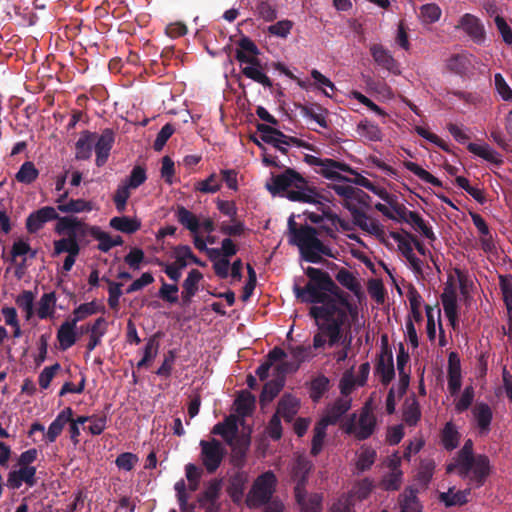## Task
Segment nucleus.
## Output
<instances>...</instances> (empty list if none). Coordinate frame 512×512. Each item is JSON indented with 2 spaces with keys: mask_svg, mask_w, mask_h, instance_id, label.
<instances>
[{
  "mask_svg": "<svg viewBox=\"0 0 512 512\" xmlns=\"http://www.w3.org/2000/svg\"><path fill=\"white\" fill-rule=\"evenodd\" d=\"M376 427V417L370 404H366L359 415H353L345 424V432L363 440L372 435Z\"/></svg>",
  "mask_w": 512,
  "mask_h": 512,
  "instance_id": "obj_8",
  "label": "nucleus"
},
{
  "mask_svg": "<svg viewBox=\"0 0 512 512\" xmlns=\"http://www.w3.org/2000/svg\"><path fill=\"white\" fill-rule=\"evenodd\" d=\"M395 203L396 201L393 204H389L390 206L377 203L375 204V208L390 219L396 220L399 217L405 221L406 214L409 210L404 205H398Z\"/></svg>",
  "mask_w": 512,
  "mask_h": 512,
  "instance_id": "obj_52",
  "label": "nucleus"
},
{
  "mask_svg": "<svg viewBox=\"0 0 512 512\" xmlns=\"http://www.w3.org/2000/svg\"><path fill=\"white\" fill-rule=\"evenodd\" d=\"M373 489V482L370 479H363L359 482H357L349 495L352 496V498L356 497L358 500L366 499L369 494L371 493Z\"/></svg>",
  "mask_w": 512,
  "mask_h": 512,
  "instance_id": "obj_62",
  "label": "nucleus"
},
{
  "mask_svg": "<svg viewBox=\"0 0 512 512\" xmlns=\"http://www.w3.org/2000/svg\"><path fill=\"white\" fill-rule=\"evenodd\" d=\"M295 498L302 512H321L322 496L320 494H307L300 484L295 486Z\"/></svg>",
  "mask_w": 512,
  "mask_h": 512,
  "instance_id": "obj_18",
  "label": "nucleus"
},
{
  "mask_svg": "<svg viewBox=\"0 0 512 512\" xmlns=\"http://www.w3.org/2000/svg\"><path fill=\"white\" fill-rule=\"evenodd\" d=\"M376 372L380 376L381 382L383 384H388L394 377V366H393V357L390 352L381 353Z\"/></svg>",
  "mask_w": 512,
  "mask_h": 512,
  "instance_id": "obj_36",
  "label": "nucleus"
},
{
  "mask_svg": "<svg viewBox=\"0 0 512 512\" xmlns=\"http://www.w3.org/2000/svg\"><path fill=\"white\" fill-rule=\"evenodd\" d=\"M353 498L351 495H342L331 506V512H354Z\"/></svg>",
  "mask_w": 512,
  "mask_h": 512,
  "instance_id": "obj_64",
  "label": "nucleus"
},
{
  "mask_svg": "<svg viewBox=\"0 0 512 512\" xmlns=\"http://www.w3.org/2000/svg\"><path fill=\"white\" fill-rule=\"evenodd\" d=\"M494 85L497 94L503 101L512 102V88L500 73L495 74Z\"/></svg>",
  "mask_w": 512,
  "mask_h": 512,
  "instance_id": "obj_61",
  "label": "nucleus"
},
{
  "mask_svg": "<svg viewBox=\"0 0 512 512\" xmlns=\"http://www.w3.org/2000/svg\"><path fill=\"white\" fill-rule=\"evenodd\" d=\"M87 331L89 332V340L86 346V357H89L90 352H92L101 343L103 336L106 334V320L102 317L96 319L91 326H88Z\"/></svg>",
  "mask_w": 512,
  "mask_h": 512,
  "instance_id": "obj_25",
  "label": "nucleus"
},
{
  "mask_svg": "<svg viewBox=\"0 0 512 512\" xmlns=\"http://www.w3.org/2000/svg\"><path fill=\"white\" fill-rule=\"evenodd\" d=\"M276 483V476L271 471L257 477L247 495V505L249 507H259L268 502L275 491Z\"/></svg>",
  "mask_w": 512,
  "mask_h": 512,
  "instance_id": "obj_7",
  "label": "nucleus"
},
{
  "mask_svg": "<svg viewBox=\"0 0 512 512\" xmlns=\"http://www.w3.org/2000/svg\"><path fill=\"white\" fill-rule=\"evenodd\" d=\"M55 232L63 237L53 243L54 256L79 253V243L88 235V225L76 217L65 216L58 219Z\"/></svg>",
  "mask_w": 512,
  "mask_h": 512,
  "instance_id": "obj_4",
  "label": "nucleus"
},
{
  "mask_svg": "<svg viewBox=\"0 0 512 512\" xmlns=\"http://www.w3.org/2000/svg\"><path fill=\"white\" fill-rule=\"evenodd\" d=\"M473 416L480 436H485L490 431L492 411L486 404H478L473 409Z\"/></svg>",
  "mask_w": 512,
  "mask_h": 512,
  "instance_id": "obj_27",
  "label": "nucleus"
},
{
  "mask_svg": "<svg viewBox=\"0 0 512 512\" xmlns=\"http://www.w3.org/2000/svg\"><path fill=\"white\" fill-rule=\"evenodd\" d=\"M377 452L374 448L363 445L355 453L354 466L358 472L369 470L375 463Z\"/></svg>",
  "mask_w": 512,
  "mask_h": 512,
  "instance_id": "obj_29",
  "label": "nucleus"
},
{
  "mask_svg": "<svg viewBox=\"0 0 512 512\" xmlns=\"http://www.w3.org/2000/svg\"><path fill=\"white\" fill-rule=\"evenodd\" d=\"M312 357L310 347L290 346L286 357L277 364V372L282 375L295 372L300 364Z\"/></svg>",
  "mask_w": 512,
  "mask_h": 512,
  "instance_id": "obj_10",
  "label": "nucleus"
},
{
  "mask_svg": "<svg viewBox=\"0 0 512 512\" xmlns=\"http://www.w3.org/2000/svg\"><path fill=\"white\" fill-rule=\"evenodd\" d=\"M299 409L300 400L291 394H285L278 402L275 415L286 422H291L299 412Z\"/></svg>",
  "mask_w": 512,
  "mask_h": 512,
  "instance_id": "obj_20",
  "label": "nucleus"
},
{
  "mask_svg": "<svg viewBox=\"0 0 512 512\" xmlns=\"http://www.w3.org/2000/svg\"><path fill=\"white\" fill-rule=\"evenodd\" d=\"M35 297L36 296L34 292L30 290H24L15 298L16 305L24 313V317L27 321H30L35 314Z\"/></svg>",
  "mask_w": 512,
  "mask_h": 512,
  "instance_id": "obj_40",
  "label": "nucleus"
},
{
  "mask_svg": "<svg viewBox=\"0 0 512 512\" xmlns=\"http://www.w3.org/2000/svg\"><path fill=\"white\" fill-rule=\"evenodd\" d=\"M336 280L343 287L351 291L359 300L362 298L363 291L361 284L352 272L346 269H341L336 274Z\"/></svg>",
  "mask_w": 512,
  "mask_h": 512,
  "instance_id": "obj_33",
  "label": "nucleus"
},
{
  "mask_svg": "<svg viewBox=\"0 0 512 512\" xmlns=\"http://www.w3.org/2000/svg\"><path fill=\"white\" fill-rule=\"evenodd\" d=\"M405 221L411 224L427 239L433 240L435 238L431 227H429L417 213L409 210V212L406 214Z\"/></svg>",
  "mask_w": 512,
  "mask_h": 512,
  "instance_id": "obj_51",
  "label": "nucleus"
},
{
  "mask_svg": "<svg viewBox=\"0 0 512 512\" xmlns=\"http://www.w3.org/2000/svg\"><path fill=\"white\" fill-rule=\"evenodd\" d=\"M441 302L445 316L452 328L456 329L458 326V294L457 287L452 280L446 282L441 294Z\"/></svg>",
  "mask_w": 512,
  "mask_h": 512,
  "instance_id": "obj_11",
  "label": "nucleus"
},
{
  "mask_svg": "<svg viewBox=\"0 0 512 512\" xmlns=\"http://www.w3.org/2000/svg\"><path fill=\"white\" fill-rule=\"evenodd\" d=\"M312 468V463L305 457L299 456L292 467V478L296 485L304 488L305 479Z\"/></svg>",
  "mask_w": 512,
  "mask_h": 512,
  "instance_id": "obj_45",
  "label": "nucleus"
},
{
  "mask_svg": "<svg viewBox=\"0 0 512 512\" xmlns=\"http://www.w3.org/2000/svg\"><path fill=\"white\" fill-rule=\"evenodd\" d=\"M404 167L426 183H429L434 186L441 185V182L436 177H434L432 174H430L428 171L420 167L415 162L406 161L404 162Z\"/></svg>",
  "mask_w": 512,
  "mask_h": 512,
  "instance_id": "obj_56",
  "label": "nucleus"
},
{
  "mask_svg": "<svg viewBox=\"0 0 512 512\" xmlns=\"http://www.w3.org/2000/svg\"><path fill=\"white\" fill-rule=\"evenodd\" d=\"M289 241L296 245L302 257L311 263H318L322 255L332 256L330 249L317 237L316 230L309 226L295 227L294 216L288 219Z\"/></svg>",
  "mask_w": 512,
  "mask_h": 512,
  "instance_id": "obj_3",
  "label": "nucleus"
},
{
  "mask_svg": "<svg viewBox=\"0 0 512 512\" xmlns=\"http://www.w3.org/2000/svg\"><path fill=\"white\" fill-rule=\"evenodd\" d=\"M285 357L286 352L281 348L275 347L269 352L266 362L258 367L256 374L261 380H264L267 378L270 368H274L277 373V364H279L280 360H283Z\"/></svg>",
  "mask_w": 512,
  "mask_h": 512,
  "instance_id": "obj_32",
  "label": "nucleus"
},
{
  "mask_svg": "<svg viewBox=\"0 0 512 512\" xmlns=\"http://www.w3.org/2000/svg\"><path fill=\"white\" fill-rule=\"evenodd\" d=\"M456 471L462 478H469L476 487L481 486L490 472V461L485 455L468 458V461H454L447 466V472Z\"/></svg>",
  "mask_w": 512,
  "mask_h": 512,
  "instance_id": "obj_6",
  "label": "nucleus"
},
{
  "mask_svg": "<svg viewBox=\"0 0 512 512\" xmlns=\"http://www.w3.org/2000/svg\"><path fill=\"white\" fill-rule=\"evenodd\" d=\"M57 340L61 350H67L77 341V323L71 318L64 321L58 331Z\"/></svg>",
  "mask_w": 512,
  "mask_h": 512,
  "instance_id": "obj_22",
  "label": "nucleus"
},
{
  "mask_svg": "<svg viewBox=\"0 0 512 512\" xmlns=\"http://www.w3.org/2000/svg\"><path fill=\"white\" fill-rule=\"evenodd\" d=\"M73 416V411L70 407L63 409L55 418V420L49 425L48 430L46 432V439L48 442L52 443L56 440V438L61 434L64 426L71 421V417Z\"/></svg>",
  "mask_w": 512,
  "mask_h": 512,
  "instance_id": "obj_28",
  "label": "nucleus"
},
{
  "mask_svg": "<svg viewBox=\"0 0 512 512\" xmlns=\"http://www.w3.org/2000/svg\"><path fill=\"white\" fill-rule=\"evenodd\" d=\"M95 136L92 134H83L76 142V158L88 159L91 156L92 147L95 143Z\"/></svg>",
  "mask_w": 512,
  "mask_h": 512,
  "instance_id": "obj_50",
  "label": "nucleus"
},
{
  "mask_svg": "<svg viewBox=\"0 0 512 512\" xmlns=\"http://www.w3.org/2000/svg\"><path fill=\"white\" fill-rule=\"evenodd\" d=\"M67 198V192L60 196L57 200V209L62 213H82L90 212L95 209V205L92 201H86L84 199H69Z\"/></svg>",
  "mask_w": 512,
  "mask_h": 512,
  "instance_id": "obj_19",
  "label": "nucleus"
},
{
  "mask_svg": "<svg viewBox=\"0 0 512 512\" xmlns=\"http://www.w3.org/2000/svg\"><path fill=\"white\" fill-rule=\"evenodd\" d=\"M221 178L212 173L207 179L198 181L195 184V189L202 193H216L221 188Z\"/></svg>",
  "mask_w": 512,
  "mask_h": 512,
  "instance_id": "obj_57",
  "label": "nucleus"
},
{
  "mask_svg": "<svg viewBox=\"0 0 512 512\" xmlns=\"http://www.w3.org/2000/svg\"><path fill=\"white\" fill-rule=\"evenodd\" d=\"M35 467L19 466L18 469L10 471L7 478V486L12 489L20 488L24 483L29 487L35 485Z\"/></svg>",
  "mask_w": 512,
  "mask_h": 512,
  "instance_id": "obj_17",
  "label": "nucleus"
},
{
  "mask_svg": "<svg viewBox=\"0 0 512 512\" xmlns=\"http://www.w3.org/2000/svg\"><path fill=\"white\" fill-rule=\"evenodd\" d=\"M284 376L285 375L279 374L277 372L276 379L265 384L260 398L261 403L272 401L273 398L280 392L284 386Z\"/></svg>",
  "mask_w": 512,
  "mask_h": 512,
  "instance_id": "obj_47",
  "label": "nucleus"
},
{
  "mask_svg": "<svg viewBox=\"0 0 512 512\" xmlns=\"http://www.w3.org/2000/svg\"><path fill=\"white\" fill-rule=\"evenodd\" d=\"M399 512H422V505L414 489L407 488L400 494Z\"/></svg>",
  "mask_w": 512,
  "mask_h": 512,
  "instance_id": "obj_34",
  "label": "nucleus"
},
{
  "mask_svg": "<svg viewBox=\"0 0 512 512\" xmlns=\"http://www.w3.org/2000/svg\"><path fill=\"white\" fill-rule=\"evenodd\" d=\"M293 28V22L290 20H281L268 27V32L280 38H286Z\"/></svg>",
  "mask_w": 512,
  "mask_h": 512,
  "instance_id": "obj_63",
  "label": "nucleus"
},
{
  "mask_svg": "<svg viewBox=\"0 0 512 512\" xmlns=\"http://www.w3.org/2000/svg\"><path fill=\"white\" fill-rule=\"evenodd\" d=\"M255 405V397L249 392H242L235 400L236 412L242 417L249 415Z\"/></svg>",
  "mask_w": 512,
  "mask_h": 512,
  "instance_id": "obj_53",
  "label": "nucleus"
},
{
  "mask_svg": "<svg viewBox=\"0 0 512 512\" xmlns=\"http://www.w3.org/2000/svg\"><path fill=\"white\" fill-rule=\"evenodd\" d=\"M203 275L200 271L193 269L191 270L183 283V288L187 296L191 297L198 291L199 282L202 280Z\"/></svg>",
  "mask_w": 512,
  "mask_h": 512,
  "instance_id": "obj_59",
  "label": "nucleus"
},
{
  "mask_svg": "<svg viewBox=\"0 0 512 512\" xmlns=\"http://www.w3.org/2000/svg\"><path fill=\"white\" fill-rule=\"evenodd\" d=\"M307 218L320 226L322 230L332 235L338 225L343 226L341 220L329 211L323 209L321 213L307 212Z\"/></svg>",
  "mask_w": 512,
  "mask_h": 512,
  "instance_id": "obj_21",
  "label": "nucleus"
},
{
  "mask_svg": "<svg viewBox=\"0 0 512 512\" xmlns=\"http://www.w3.org/2000/svg\"><path fill=\"white\" fill-rule=\"evenodd\" d=\"M469 494L470 489L455 491V488H449L447 492L440 493L439 499L447 507L463 505L468 501Z\"/></svg>",
  "mask_w": 512,
  "mask_h": 512,
  "instance_id": "obj_44",
  "label": "nucleus"
},
{
  "mask_svg": "<svg viewBox=\"0 0 512 512\" xmlns=\"http://www.w3.org/2000/svg\"><path fill=\"white\" fill-rule=\"evenodd\" d=\"M212 432L220 435L230 446H234V440L238 432L236 416L230 415L223 422L216 424Z\"/></svg>",
  "mask_w": 512,
  "mask_h": 512,
  "instance_id": "obj_24",
  "label": "nucleus"
},
{
  "mask_svg": "<svg viewBox=\"0 0 512 512\" xmlns=\"http://www.w3.org/2000/svg\"><path fill=\"white\" fill-rule=\"evenodd\" d=\"M38 170L34 163L27 161L23 163L15 175L16 180L19 183L30 184L38 177Z\"/></svg>",
  "mask_w": 512,
  "mask_h": 512,
  "instance_id": "obj_54",
  "label": "nucleus"
},
{
  "mask_svg": "<svg viewBox=\"0 0 512 512\" xmlns=\"http://www.w3.org/2000/svg\"><path fill=\"white\" fill-rule=\"evenodd\" d=\"M257 129L259 132H261L262 141L273 145L275 148L282 152H285L291 143L296 142L293 137L286 136L279 130L274 129L268 125L259 124Z\"/></svg>",
  "mask_w": 512,
  "mask_h": 512,
  "instance_id": "obj_14",
  "label": "nucleus"
},
{
  "mask_svg": "<svg viewBox=\"0 0 512 512\" xmlns=\"http://www.w3.org/2000/svg\"><path fill=\"white\" fill-rule=\"evenodd\" d=\"M56 296L53 292L45 293L41 296L35 310L39 319L52 317L55 313Z\"/></svg>",
  "mask_w": 512,
  "mask_h": 512,
  "instance_id": "obj_41",
  "label": "nucleus"
},
{
  "mask_svg": "<svg viewBox=\"0 0 512 512\" xmlns=\"http://www.w3.org/2000/svg\"><path fill=\"white\" fill-rule=\"evenodd\" d=\"M442 10L436 3H427L419 8L418 19L424 24H433L440 20Z\"/></svg>",
  "mask_w": 512,
  "mask_h": 512,
  "instance_id": "obj_43",
  "label": "nucleus"
},
{
  "mask_svg": "<svg viewBox=\"0 0 512 512\" xmlns=\"http://www.w3.org/2000/svg\"><path fill=\"white\" fill-rule=\"evenodd\" d=\"M88 235H91L99 242L98 248L103 252H107L111 248L122 244L121 237L117 236L113 238L107 232L101 230L99 227L96 226L88 225Z\"/></svg>",
  "mask_w": 512,
  "mask_h": 512,
  "instance_id": "obj_30",
  "label": "nucleus"
},
{
  "mask_svg": "<svg viewBox=\"0 0 512 512\" xmlns=\"http://www.w3.org/2000/svg\"><path fill=\"white\" fill-rule=\"evenodd\" d=\"M461 387V368L460 362L454 353L449 356L448 367V388L451 393L457 392Z\"/></svg>",
  "mask_w": 512,
  "mask_h": 512,
  "instance_id": "obj_39",
  "label": "nucleus"
},
{
  "mask_svg": "<svg viewBox=\"0 0 512 512\" xmlns=\"http://www.w3.org/2000/svg\"><path fill=\"white\" fill-rule=\"evenodd\" d=\"M351 407V400L347 396H343L339 399L324 416L326 420L334 424L345 412Z\"/></svg>",
  "mask_w": 512,
  "mask_h": 512,
  "instance_id": "obj_48",
  "label": "nucleus"
},
{
  "mask_svg": "<svg viewBox=\"0 0 512 512\" xmlns=\"http://www.w3.org/2000/svg\"><path fill=\"white\" fill-rule=\"evenodd\" d=\"M259 54L260 51L252 40L247 37L239 40L235 56L243 75L264 87H271L272 82L265 73Z\"/></svg>",
  "mask_w": 512,
  "mask_h": 512,
  "instance_id": "obj_5",
  "label": "nucleus"
},
{
  "mask_svg": "<svg viewBox=\"0 0 512 512\" xmlns=\"http://www.w3.org/2000/svg\"><path fill=\"white\" fill-rule=\"evenodd\" d=\"M459 28L463 29L473 40L479 42L484 37V27L480 20L471 14H465L459 21Z\"/></svg>",
  "mask_w": 512,
  "mask_h": 512,
  "instance_id": "obj_26",
  "label": "nucleus"
},
{
  "mask_svg": "<svg viewBox=\"0 0 512 512\" xmlns=\"http://www.w3.org/2000/svg\"><path fill=\"white\" fill-rule=\"evenodd\" d=\"M110 226L122 233L132 234L140 229L141 222L138 218L127 216H117L110 219Z\"/></svg>",
  "mask_w": 512,
  "mask_h": 512,
  "instance_id": "obj_38",
  "label": "nucleus"
},
{
  "mask_svg": "<svg viewBox=\"0 0 512 512\" xmlns=\"http://www.w3.org/2000/svg\"><path fill=\"white\" fill-rule=\"evenodd\" d=\"M370 53L375 63L394 75L401 74L399 63L395 60L389 50L380 44L370 46Z\"/></svg>",
  "mask_w": 512,
  "mask_h": 512,
  "instance_id": "obj_15",
  "label": "nucleus"
},
{
  "mask_svg": "<svg viewBox=\"0 0 512 512\" xmlns=\"http://www.w3.org/2000/svg\"><path fill=\"white\" fill-rule=\"evenodd\" d=\"M100 310V307L95 301L83 303L73 310L71 319L78 323L87 317L96 314Z\"/></svg>",
  "mask_w": 512,
  "mask_h": 512,
  "instance_id": "obj_55",
  "label": "nucleus"
},
{
  "mask_svg": "<svg viewBox=\"0 0 512 512\" xmlns=\"http://www.w3.org/2000/svg\"><path fill=\"white\" fill-rule=\"evenodd\" d=\"M353 219L354 223L365 232L376 237H382L384 235V229L382 225L375 219L363 213H355Z\"/></svg>",
  "mask_w": 512,
  "mask_h": 512,
  "instance_id": "obj_35",
  "label": "nucleus"
},
{
  "mask_svg": "<svg viewBox=\"0 0 512 512\" xmlns=\"http://www.w3.org/2000/svg\"><path fill=\"white\" fill-rule=\"evenodd\" d=\"M401 457L394 453L387 457L386 466L389 472L381 480V487L387 491L398 490L402 483V471L400 469Z\"/></svg>",
  "mask_w": 512,
  "mask_h": 512,
  "instance_id": "obj_12",
  "label": "nucleus"
},
{
  "mask_svg": "<svg viewBox=\"0 0 512 512\" xmlns=\"http://www.w3.org/2000/svg\"><path fill=\"white\" fill-rule=\"evenodd\" d=\"M176 215L179 223H181L191 233L200 231V217H197L184 207H179Z\"/></svg>",
  "mask_w": 512,
  "mask_h": 512,
  "instance_id": "obj_46",
  "label": "nucleus"
},
{
  "mask_svg": "<svg viewBox=\"0 0 512 512\" xmlns=\"http://www.w3.org/2000/svg\"><path fill=\"white\" fill-rule=\"evenodd\" d=\"M442 442L447 450H452L459 443V433L453 424L447 423L442 434Z\"/></svg>",
  "mask_w": 512,
  "mask_h": 512,
  "instance_id": "obj_60",
  "label": "nucleus"
},
{
  "mask_svg": "<svg viewBox=\"0 0 512 512\" xmlns=\"http://www.w3.org/2000/svg\"><path fill=\"white\" fill-rule=\"evenodd\" d=\"M467 148L473 155L490 164L500 165L503 162L502 155L485 142L469 143Z\"/></svg>",
  "mask_w": 512,
  "mask_h": 512,
  "instance_id": "obj_23",
  "label": "nucleus"
},
{
  "mask_svg": "<svg viewBox=\"0 0 512 512\" xmlns=\"http://www.w3.org/2000/svg\"><path fill=\"white\" fill-rule=\"evenodd\" d=\"M305 273L309 281L304 287L295 284L293 292L301 302L313 304L309 314L318 326L314 348L333 347L340 342L348 346L351 338L346 343L347 335L351 330L358 332L365 324L358 306L348 300L326 272L308 267Z\"/></svg>",
  "mask_w": 512,
  "mask_h": 512,
  "instance_id": "obj_1",
  "label": "nucleus"
},
{
  "mask_svg": "<svg viewBox=\"0 0 512 512\" xmlns=\"http://www.w3.org/2000/svg\"><path fill=\"white\" fill-rule=\"evenodd\" d=\"M331 423L326 420L324 417L315 425L313 430V438L311 445V454L316 456L318 455L323 448L324 440L326 437V430L328 425Z\"/></svg>",
  "mask_w": 512,
  "mask_h": 512,
  "instance_id": "obj_42",
  "label": "nucleus"
},
{
  "mask_svg": "<svg viewBox=\"0 0 512 512\" xmlns=\"http://www.w3.org/2000/svg\"><path fill=\"white\" fill-rule=\"evenodd\" d=\"M268 190L275 194L286 192V197L291 201L324 206L326 199L314 188L307 185L306 181L293 170H286L282 174L273 176L270 183H267Z\"/></svg>",
  "mask_w": 512,
  "mask_h": 512,
  "instance_id": "obj_2",
  "label": "nucleus"
},
{
  "mask_svg": "<svg viewBox=\"0 0 512 512\" xmlns=\"http://www.w3.org/2000/svg\"><path fill=\"white\" fill-rule=\"evenodd\" d=\"M60 217L57 210L50 206H45L29 215L26 221V227L29 232L34 233L43 227V225L51 220H57Z\"/></svg>",
  "mask_w": 512,
  "mask_h": 512,
  "instance_id": "obj_16",
  "label": "nucleus"
},
{
  "mask_svg": "<svg viewBox=\"0 0 512 512\" xmlns=\"http://www.w3.org/2000/svg\"><path fill=\"white\" fill-rule=\"evenodd\" d=\"M200 460L207 472L213 473L220 466L225 455L223 445L216 439L201 440L200 443Z\"/></svg>",
  "mask_w": 512,
  "mask_h": 512,
  "instance_id": "obj_9",
  "label": "nucleus"
},
{
  "mask_svg": "<svg viewBox=\"0 0 512 512\" xmlns=\"http://www.w3.org/2000/svg\"><path fill=\"white\" fill-rule=\"evenodd\" d=\"M426 316H427V335L430 340H435L436 331L439 329L440 333L443 334L442 324H441V310L438 307L426 306Z\"/></svg>",
  "mask_w": 512,
  "mask_h": 512,
  "instance_id": "obj_37",
  "label": "nucleus"
},
{
  "mask_svg": "<svg viewBox=\"0 0 512 512\" xmlns=\"http://www.w3.org/2000/svg\"><path fill=\"white\" fill-rule=\"evenodd\" d=\"M192 255L193 252L187 245L176 246L172 251V257L175 260L174 262L183 269L191 263Z\"/></svg>",
  "mask_w": 512,
  "mask_h": 512,
  "instance_id": "obj_58",
  "label": "nucleus"
},
{
  "mask_svg": "<svg viewBox=\"0 0 512 512\" xmlns=\"http://www.w3.org/2000/svg\"><path fill=\"white\" fill-rule=\"evenodd\" d=\"M314 165L318 167V173L333 181H346L343 173H353L349 166L332 159H317L314 161Z\"/></svg>",
  "mask_w": 512,
  "mask_h": 512,
  "instance_id": "obj_13",
  "label": "nucleus"
},
{
  "mask_svg": "<svg viewBox=\"0 0 512 512\" xmlns=\"http://www.w3.org/2000/svg\"><path fill=\"white\" fill-rule=\"evenodd\" d=\"M113 141V134L108 130L105 131L96 141V164L98 166H102L106 163L112 148Z\"/></svg>",
  "mask_w": 512,
  "mask_h": 512,
  "instance_id": "obj_31",
  "label": "nucleus"
},
{
  "mask_svg": "<svg viewBox=\"0 0 512 512\" xmlns=\"http://www.w3.org/2000/svg\"><path fill=\"white\" fill-rule=\"evenodd\" d=\"M358 134L369 140V141H380L382 139V132L378 125L364 120L358 124L357 127Z\"/></svg>",
  "mask_w": 512,
  "mask_h": 512,
  "instance_id": "obj_49",
  "label": "nucleus"
}]
</instances>
